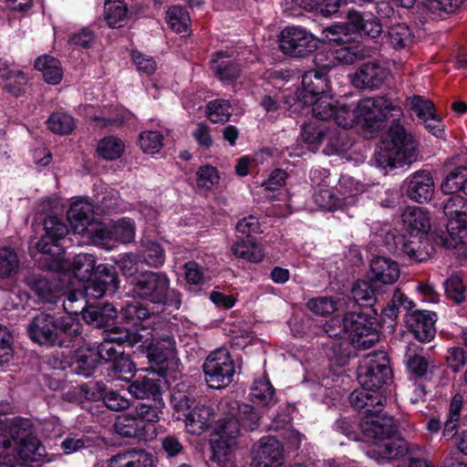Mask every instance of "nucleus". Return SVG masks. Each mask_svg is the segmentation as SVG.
<instances>
[{
    "label": "nucleus",
    "mask_w": 467,
    "mask_h": 467,
    "mask_svg": "<svg viewBox=\"0 0 467 467\" xmlns=\"http://www.w3.org/2000/svg\"><path fill=\"white\" fill-rule=\"evenodd\" d=\"M463 397L456 394L451 400L447 418L444 421L443 435L451 438L458 428L461 410L462 407Z\"/></svg>",
    "instance_id": "obj_46"
},
{
    "label": "nucleus",
    "mask_w": 467,
    "mask_h": 467,
    "mask_svg": "<svg viewBox=\"0 0 467 467\" xmlns=\"http://www.w3.org/2000/svg\"><path fill=\"white\" fill-rule=\"evenodd\" d=\"M345 130H337L328 128L326 137L327 143L323 150L326 155H341L348 150L351 143L348 140V134Z\"/></svg>",
    "instance_id": "obj_39"
},
{
    "label": "nucleus",
    "mask_w": 467,
    "mask_h": 467,
    "mask_svg": "<svg viewBox=\"0 0 467 467\" xmlns=\"http://www.w3.org/2000/svg\"><path fill=\"white\" fill-rule=\"evenodd\" d=\"M95 257L91 254H77L71 263V271L83 282H88L95 272Z\"/></svg>",
    "instance_id": "obj_40"
},
{
    "label": "nucleus",
    "mask_w": 467,
    "mask_h": 467,
    "mask_svg": "<svg viewBox=\"0 0 467 467\" xmlns=\"http://www.w3.org/2000/svg\"><path fill=\"white\" fill-rule=\"evenodd\" d=\"M370 55L371 49L358 43L343 46L335 51V58L346 65L363 60Z\"/></svg>",
    "instance_id": "obj_36"
},
{
    "label": "nucleus",
    "mask_w": 467,
    "mask_h": 467,
    "mask_svg": "<svg viewBox=\"0 0 467 467\" xmlns=\"http://www.w3.org/2000/svg\"><path fill=\"white\" fill-rule=\"evenodd\" d=\"M154 311H150L148 306L140 302H131L126 304L121 308L122 318L132 326H140L141 323L149 319Z\"/></svg>",
    "instance_id": "obj_41"
},
{
    "label": "nucleus",
    "mask_w": 467,
    "mask_h": 467,
    "mask_svg": "<svg viewBox=\"0 0 467 467\" xmlns=\"http://www.w3.org/2000/svg\"><path fill=\"white\" fill-rule=\"evenodd\" d=\"M116 431L122 437L144 441L153 440L157 436L156 428L146 426L144 421L134 415L133 411L118 418Z\"/></svg>",
    "instance_id": "obj_18"
},
{
    "label": "nucleus",
    "mask_w": 467,
    "mask_h": 467,
    "mask_svg": "<svg viewBox=\"0 0 467 467\" xmlns=\"http://www.w3.org/2000/svg\"><path fill=\"white\" fill-rule=\"evenodd\" d=\"M93 206L86 201H76L71 203L67 211V220L74 234H79L78 228L89 226L92 221Z\"/></svg>",
    "instance_id": "obj_30"
},
{
    "label": "nucleus",
    "mask_w": 467,
    "mask_h": 467,
    "mask_svg": "<svg viewBox=\"0 0 467 467\" xmlns=\"http://www.w3.org/2000/svg\"><path fill=\"white\" fill-rule=\"evenodd\" d=\"M444 289L447 296L457 304L462 303L465 298V287L457 275H451L445 280Z\"/></svg>",
    "instance_id": "obj_61"
},
{
    "label": "nucleus",
    "mask_w": 467,
    "mask_h": 467,
    "mask_svg": "<svg viewBox=\"0 0 467 467\" xmlns=\"http://www.w3.org/2000/svg\"><path fill=\"white\" fill-rule=\"evenodd\" d=\"M150 363L159 367L160 371H175L179 368L176 341L171 333H163L154 338L147 349Z\"/></svg>",
    "instance_id": "obj_12"
},
{
    "label": "nucleus",
    "mask_w": 467,
    "mask_h": 467,
    "mask_svg": "<svg viewBox=\"0 0 467 467\" xmlns=\"http://www.w3.org/2000/svg\"><path fill=\"white\" fill-rule=\"evenodd\" d=\"M104 17L110 27H120L127 17V6L122 0H106Z\"/></svg>",
    "instance_id": "obj_42"
},
{
    "label": "nucleus",
    "mask_w": 467,
    "mask_h": 467,
    "mask_svg": "<svg viewBox=\"0 0 467 467\" xmlns=\"http://www.w3.org/2000/svg\"><path fill=\"white\" fill-rule=\"evenodd\" d=\"M124 149L125 144L122 140L114 136H108L99 141L97 151L103 159L114 161L121 157Z\"/></svg>",
    "instance_id": "obj_43"
},
{
    "label": "nucleus",
    "mask_w": 467,
    "mask_h": 467,
    "mask_svg": "<svg viewBox=\"0 0 467 467\" xmlns=\"http://www.w3.org/2000/svg\"><path fill=\"white\" fill-rule=\"evenodd\" d=\"M166 20L177 33H186L191 22L188 12L180 5H174L166 12Z\"/></svg>",
    "instance_id": "obj_47"
},
{
    "label": "nucleus",
    "mask_w": 467,
    "mask_h": 467,
    "mask_svg": "<svg viewBox=\"0 0 467 467\" xmlns=\"http://www.w3.org/2000/svg\"><path fill=\"white\" fill-rule=\"evenodd\" d=\"M25 283L42 303L56 305L58 302L59 291L56 284L43 275L29 274Z\"/></svg>",
    "instance_id": "obj_21"
},
{
    "label": "nucleus",
    "mask_w": 467,
    "mask_h": 467,
    "mask_svg": "<svg viewBox=\"0 0 467 467\" xmlns=\"http://www.w3.org/2000/svg\"><path fill=\"white\" fill-rule=\"evenodd\" d=\"M408 105L421 120L435 113L433 102L420 96H412L408 99Z\"/></svg>",
    "instance_id": "obj_58"
},
{
    "label": "nucleus",
    "mask_w": 467,
    "mask_h": 467,
    "mask_svg": "<svg viewBox=\"0 0 467 467\" xmlns=\"http://www.w3.org/2000/svg\"><path fill=\"white\" fill-rule=\"evenodd\" d=\"M6 411L0 412V430H8L5 436L9 443L0 448V459H8V462H17L18 459L27 460L34 455H41L38 441L33 436L32 423L27 419H8L5 416Z\"/></svg>",
    "instance_id": "obj_4"
},
{
    "label": "nucleus",
    "mask_w": 467,
    "mask_h": 467,
    "mask_svg": "<svg viewBox=\"0 0 467 467\" xmlns=\"http://www.w3.org/2000/svg\"><path fill=\"white\" fill-rule=\"evenodd\" d=\"M280 50L292 57H306L318 47V39L302 26H285L279 35Z\"/></svg>",
    "instance_id": "obj_11"
},
{
    "label": "nucleus",
    "mask_w": 467,
    "mask_h": 467,
    "mask_svg": "<svg viewBox=\"0 0 467 467\" xmlns=\"http://www.w3.org/2000/svg\"><path fill=\"white\" fill-rule=\"evenodd\" d=\"M17 254L10 247L0 249V278L10 277L19 269Z\"/></svg>",
    "instance_id": "obj_49"
},
{
    "label": "nucleus",
    "mask_w": 467,
    "mask_h": 467,
    "mask_svg": "<svg viewBox=\"0 0 467 467\" xmlns=\"http://www.w3.org/2000/svg\"><path fill=\"white\" fill-rule=\"evenodd\" d=\"M400 274L399 265L390 258L377 256L370 262L369 279L374 283L375 289L386 293L398 281Z\"/></svg>",
    "instance_id": "obj_15"
},
{
    "label": "nucleus",
    "mask_w": 467,
    "mask_h": 467,
    "mask_svg": "<svg viewBox=\"0 0 467 467\" xmlns=\"http://www.w3.org/2000/svg\"><path fill=\"white\" fill-rule=\"evenodd\" d=\"M251 395L264 406L275 403V389L269 380L265 379H261L254 382Z\"/></svg>",
    "instance_id": "obj_52"
},
{
    "label": "nucleus",
    "mask_w": 467,
    "mask_h": 467,
    "mask_svg": "<svg viewBox=\"0 0 467 467\" xmlns=\"http://www.w3.org/2000/svg\"><path fill=\"white\" fill-rule=\"evenodd\" d=\"M185 425L190 433L200 435L210 424L212 410L209 407L198 406L184 414Z\"/></svg>",
    "instance_id": "obj_34"
},
{
    "label": "nucleus",
    "mask_w": 467,
    "mask_h": 467,
    "mask_svg": "<svg viewBox=\"0 0 467 467\" xmlns=\"http://www.w3.org/2000/svg\"><path fill=\"white\" fill-rule=\"evenodd\" d=\"M302 88H328L327 73L320 69H311L302 76Z\"/></svg>",
    "instance_id": "obj_60"
},
{
    "label": "nucleus",
    "mask_w": 467,
    "mask_h": 467,
    "mask_svg": "<svg viewBox=\"0 0 467 467\" xmlns=\"http://www.w3.org/2000/svg\"><path fill=\"white\" fill-rule=\"evenodd\" d=\"M385 244L391 253L410 262H424L434 254V246L428 235L391 232L386 234Z\"/></svg>",
    "instance_id": "obj_8"
},
{
    "label": "nucleus",
    "mask_w": 467,
    "mask_h": 467,
    "mask_svg": "<svg viewBox=\"0 0 467 467\" xmlns=\"http://www.w3.org/2000/svg\"><path fill=\"white\" fill-rule=\"evenodd\" d=\"M202 370L210 388L223 389L233 381L235 367L229 352L224 348H218L206 358Z\"/></svg>",
    "instance_id": "obj_10"
},
{
    "label": "nucleus",
    "mask_w": 467,
    "mask_h": 467,
    "mask_svg": "<svg viewBox=\"0 0 467 467\" xmlns=\"http://www.w3.org/2000/svg\"><path fill=\"white\" fill-rule=\"evenodd\" d=\"M296 99L304 105L312 106L313 113L321 119L335 116L337 123L343 129L352 126L353 119L348 112V107L340 106L337 109L338 101L333 99L330 89H322L316 92L315 89H296Z\"/></svg>",
    "instance_id": "obj_6"
},
{
    "label": "nucleus",
    "mask_w": 467,
    "mask_h": 467,
    "mask_svg": "<svg viewBox=\"0 0 467 467\" xmlns=\"http://www.w3.org/2000/svg\"><path fill=\"white\" fill-rule=\"evenodd\" d=\"M142 263V260L139 254H125L119 263V269L124 276L132 280V277H136L139 274V264Z\"/></svg>",
    "instance_id": "obj_64"
},
{
    "label": "nucleus",
    "mask_w": 467,
    "mask_h": 467,
    "mask_svg": "<svg viewBox=\"0 0 467 467\" xmlns=\"http://www.w3.org/2000/svg\"><path fill=\"white\" fill-rule=\"evenodd\" d=\"M113 240L128 244L135 236V226L132 222L127 219H121L116 222L112 226Z\"/></svg>",
    "instance_id": "obj_59"
},
{
    "label": "nucleus",
    "mask_w": 467,
    "mask_h": 467,
    "mask_svg": "<svg viewBox=\"0 0 467 467\" xmlns=\"http://www.w3.org/2000/svg\"><path fill=\"white\" fill-rule=\"evenodd\" d=\"M163 135L159 131H143L140 134V146L145 153L160 151L163 146Z\"/></svg>",
    "instance_id": "obj_56"
},
{
    "label": "nucleus",
    "mask_w": 467,
    "mask_h": 467,
    "mask_svg": "<svg viewBox=\"0 0 467 467\" xmlns=\"http://www.w3.org/2000/svg\"><path fill=\"white\" fill-rule=\"evenodd\" d=\"M129 294L134 299L150 304L157 312L167 308L177 310L182 306V294L171 286V279L164 272H140L129 280Z\"/></svg>",
    "instance_id": "obj_3"
},
{
    "label": "nucleus",
    "mask_w": 467,
    "mask_h": 467,
    "mask_svg": "<svg viewBox=\"0 0 467 467\" xmlns=\"http://www.w3.org/2000/svg\"><path fill=\"white\" fill-rule=\"evenodd\" d=\"M389 76V71L376 62L363 64L351 77L354 88H379Z\"/></svg>",
    "instance_id": "obj_19"
},
{
    "label": "nucleus",
    "mask_w": 467,
    "mask_h": 467,
    "mask_svg": "<svg viewBox=\"0 0 467 467\" xmlns=\"http://www.w3.org/2000/svg\"><path fill=\"white\" fill-rule=\"evenodd\" d=\"M365 125L379 130L383 122L389 121V140L382 141L375 152L378 166L382 169L402 168L418 160L419 141L415 135L400 124L401 108L384 97L368 98L359 104Z\"/></svg>",
    "instance_id": "obj_1"
},
{
    "label": "nucleus",
    "mask_w": 467,
    "mask_h": 467,
    "mask_svg": "<svg viewBox=\"0 0 467 467\" xmlns=\"http://www.w3.org/2000/svg\"><path fill=\"white\" fill-rule=\"evenodd\" d=\"M85 321L96 327H107L117 317V310L110 304L90 305L81 310Z\"/></svg>",
    "instance_id": "obj_29"
},
{
    "label": "nucleus",
    "mask_w": 467,
    "mask_h": 467,
    "mask_svg": "<svg viewBox=\"0 0 467 467\" xmlns=\"http://www.w3.org/2000/svg\"><path fill=\"white\" fill-rule=\"evenodd\" d=\"M211 63L214 75L226 85H230L240 76L239 63L229 58L223 52H218Z\"/></svg>",
    "instance_id": "obj_24"
},
{
    "label": "nucleus",
    "mask_w": 467,
    "mask_h": 467,
    "mask_svg": "<svg viewBox=\"0 0 467 467\" xmlns=\"http://www.w3.org/2000/svg\"><path fill=\"white\" fill-rule=\"evenodd\" d=\"M230 104L225 100L210 101L207 105L206 115L213 123H224L230 119Z\"/></svg>",
    "instance_id": "obj_54"
},
{
    "label": "nucleus",
    "mask_w": 467,
    "mask_h": 467,
    "mask_svg": "<svg viewBox=\"0 0 467 467\" xmlns=\"http://www.w3.org/2000/svg\"><path fill=\"white\" fill-rule=\"evenodd\" d=\"M26 332L28 337L39 346L69 348L81 337L82 325L74 316L57 317L40 312L29 320Z\"/></svg>",
    "instance_id": "obj_2"
},
{
    "label": "nucleus",
    "mask_w": 467,
    "mask_h": 467,
    "mask_svg": "<svg viewBox=\"0 0 467 467\" xmlns=\"http://www.w3.org/2000/svg\"><path fill=\"white\" fill-rule=\"evenodd\" d=\"M110 369L117 378L130 380L134 375L135 366L130 357L123 353L110 364Z\"/></svg>",
    "instance_id": "obj_57"
},
{
    "label": "nucleus",
    "mask_w": 467,
    "mask_h": 467,
    "mask_svg": "<svg viewBox=\"0 0 467 467\" xmlns=\"http://www.w3.org/2000/svg\"><path fill=\"white\" fill-rule=\"evenodd\" d=\"M437 206L448 218V223L446 231L431 234L434 244L445 249L467 244V199L461 194H451Z\"/></svg>",
    "instance_id": "obj_5"
},
{
    "label": "nucleus",
    "mask_w": 467,
    "mask_h": 467,
    "mask_svg": "<svg viewBox=\"0 0 467 467\" xmlns=\"http://www.w3.org/2000/svg\"><path fill=\"white\" fill-rule=\"evenodd\" d=\"M351 293L355 304L358 306V309L373 308L379 296L385 294L381 289H375L374 283L370 279L368 281H358L353 285Z\"/></svg>",
    "instance_id": "obj_27"
},
{
    "label": "nucleus",
    "mask_w": 467,
    "mask_h": 467,
    "mask_svg": "<svg viewBox=\"0 0 467 467\" xmlns=\"http://www.w3.org/2000/svg\"><path fill=\"white\" fill-rule=\"evenodd\" d=\"M364 438L372 440L373 443L393 438L398 432V424L392 416L383 411L365 415L360 422Z\"/></svg>",
    "instance_id": "obj_13"
},
{
    "label": "nucleus",
    "mask_w": 467,
    "mask_h": 467,
    "mask_svg": "<svg viewBox=\"0 0 467 467\" xmlns=\"http://www.w3.org/2000/svg\"><path fill=\"white\" fill-rule=\"evenodd\" d=\"M232 252L237 257L252 263H258L265 256L262 245L248 238L238 239L233 244Z\"/></svg>",
    "instance_id": "obj_35"
},
{
    "label": "nucleus",
    "mask_w": 467,
    "mask_h": 467,
    "mask_svg": "<svg viewBox=\"0 0 467 467\" xmlns=\"http://www.w3.org/2000/svg\"><path fill=\"white\" fill-rule=\"evenodd\" d=\"M79 389L81 395L91 401L104 400L108 391L106 385L99 381H88L80 385Z\"/></svg>",
    "instance_id": "obj_62"
},
{
    "label": "nucleus",
    "mask_w": 467,
    "mask_h": 467,
    "mask_svg": "<svg viewBox=\"0 0 467 467\" xmlns=\"http://www.w3.org/2000/svg\"><path fill=\"white\" fill-rule=\"evenodd\" d=\"M413 33L406 24H396L389 27L388 39L395 49L405 48L413 41Z\"/></svg>",
    "instance_id": "obj_45"
},
{
    "label": "nucleus",
    "mask_w": 467,
    "mask_h": 467,
    "mask_svg": "<svg viewBox=\"0 0 467 467\" xmlns=\"http://www.w3.org/2000/svg\"><path fill=\"white\" fill-rule=\"evenodd\" d=\"M79 234L92 239L94 242L105 244L109 240H113L112 228H107L101 223L93 222L86 228H78Z\"/></svg>",
    "instance_id": "obj_53"
},
{
    "label": "nucleus",
    "mask_w": 467,
    "mask_h": 467,
    "mask_svg": "<svg viewBox=\"0 0 467 467\" xmlns=\"http://www.w3.org/2000/svg\"><path fill=\"white\" fill-rule=\"evenodd\" d=\"M419 350V346L410 344L405 353V364L410 373L416 377H422L427 373L428 362Z\"/></svg>",
    "instance_id": "obj_44"
},
{
    "label": "nucleus",
    "mask_w": 467,
    "mask_h": 467,
    "mask_svg": "<svg viewBox=\"0 0 467 467\" xmlns=\"http://www.w3.org/2000/svg\"><path fill=\"white\" fill-rule=\"evenodd\" d=\"M348 400L352 407L358 410H364L365 415L379 412L381 408H384L387 400L380 391L362 386L352 391Z\"/></svg>",
    "instance_id": "obj_20"
},
{
    "label": "nucleus",
    "mask_w": 467,
    "mask_h": 467,
    "mask_svg": "<svg viewBox=\"0 0 467 467\" xmlns=\"http://www.w3.org/2000/svg\"><path fill=\"white\" fill-rule=\"evenodd\" d=\"M234 414L240 425L247 431H254L260 424L261 417L250 404H239Z\"/></svg>",
    "instance_id": "obj_48"
},
{
    "label": "nucleus",
    "mask_w": 467,
    "mask_h": 467,
    "mask_svg": "<svg viewBox=\"0 0 467 467\" xmlns=\"http://www.w3.org/2000/svg\"><path fill=\"white\" fill-rule=\"evenodd\" d=\"M47 128L54 133L69 134L75 128L74 119L62 112L53 113L47 121Z\"/></svg>",
    "instance_id": "obj_51"
},
{
    "label": "nucleus",
    "mask_w": 467,
    "mask_h": 467,
    "mask_svg": "<svg viewBox=\"0 0 467 467\" xmlns=\"http://www.w3.org/2000/svg\"><path fill=\"white\" fill-rule=\"evenodd\" d=\"M85 288L88 296L94 298L114 295L119 289L118 275L114 267L103 264L99 265Z\"/></svg>",
    "instance_id": "obj_14"
},
{
    "label": "nucleus",
    "mask_w": 467,
    "mask_h": 467,
    "mask_svg": "<svg viewBox=\"0 0 467 467\" xmlns=\"http://www.w3.org/2000/svg\"><path fill=\"white\" fill-rule=\"evenodd\" d=\"M402 221L408 233L427 235L431 229L429 213L420 207L407 209Z\"/></svg>",
    "instance_id": "obj_28"
},
{
    "label": "nucleus",
    "mask_w": 467,
    "mask_h": 467,
    "mask_svg": "<svg viewBox=\"0 0 467 467\" xmlns=\"http://www.w3.org/2000/svg\"><path fill=\"white\" fill-rule=\"evenodd\" d=\"M140 258L142 263L152 268L164 265L166 254L164 248L156 241L144 237L140 241Z\"/></svg>",
    "instance_id": "obj_32"
},
{
    "label": "nucleus",
    "mask_w": 467,
    "mask_h": 467,
    "mask_svg": "<svg viewBox=\"0 0 467 467\" xmlns=\"http://www.w3.org/2000/svg\"><path fill=\"white\" fill-rule=\"evenodd\" d=\"M253 453L258 467H271L281 458L282 446L274 437H265L254 446Z\"/></svg>",
    "instance_id": "obj_22"
},
{
    "label": "nucleus",
    "mask_w": 467,
    "mask_h": 467,
    "mask_svg": "<svg viewBox=\"0 0 467 467\" xmlns=\"http://www.w3.org/2000/svg\"><path fill=\"white\" fill-rule=\"evenodd\" d=\"M36 70L42 73L43 78L48 85H57L63 78V69L60 61L50 55L36 57L34 63Z\"/></svg>",
    "instance_id": "obj_31"
},
{
    "label": "nucleus",
    "mask_w": 467,
    "mask_h": 467,
    "mask_svg": "<svg viewBox=\"0 0 467 467\" xmlns=\"http://www.w3.org/2000/svg\"><path fill=\"white\" fill-rule=\"evenodd\" d=\"M328 128L319 120L310 121L301 127V139L308 150L316 151L326 140Z\"/></svg>",
    "instance_id": "obj_33"
},
{
    "label": "nucleus",
    "mask_w": 467,
    "mask_h": 467,
    "mask_svg": "<svg viewBox=\"0 0 467 467\" xmlns=\"http://www.w3.org/2000/svg\"><path fill=\"white\" fill-rule=\"evenodd\" d=\"M392 377L389 358L384 351L373 352L362 361L358 370V379L362 387L378 390Z\"/></svg>",
    "instance_id": "obj_9"
},
{
    "label": "nucleus",
    "mask_w": 467,
    "mask_h": 467,
    "mask_svg": "<svg viewBox=\"0 0 467 467\" xmlns=\"http://www.w3.org/2000/svg\"><path fill=\"white\" fill-rule=\"evenodd\" d=\"M346 322L355 349H368L379 341V324L376 308L349 311L346 314Z\"/></svg>",
    "instance_id": "obj_7"
},
{
    "label": "nucleus",
    "mask_w": 467,
    "mask_h": 467,
    "mask_svg": "<svg viewBox=\"0 0 467 467\" xmlns=\"http://www.w3.org/2000/svg\"><path fill=\"white\" fill-rule=\"evenodd\" d=\"M314 202L326 211L344 208L355 202L354 196H347L338 190L320 188L313 195Z\"/></svg>",
    "instance_id": "obj_23"
},
{
    "label": "nucleus",
    "mask_w": 467,
    "mask_h": 467,
    "mask_svg": "<svg viewBox=\"0 0 467 467\" xmlns=\"http://www.w3.org/2000/svg\"><path fill=\"white\" fill-rule=\"evenodd\" d=\"M465 174L463 169L458 167L451 171L441 184V190L445 196L451 194H459L460 191L463 192V186L465 184Z\"/></svg>",
    "instance_id": "obj_50"
},
{
    "label": "nucleus",
    "mask_w": 467,
    "mask_h": 467,
    "mask_svg": "<svg viewBox=\"0 0 467 467\" xmlns=\"http://www.w3.org/2000/svg\"><path fill=\"white\" fill-rule=\"evenodd\" d=\"M405 183L410 199L419 203L428 202L434 193V182L431 172L420 170L410 175Z\"/></svg>",
    "instance_id": "obj_16"
},
{
    "label": "nucleus",
    "mask_w": 467,
    "mask_h": 467,
    "mask_svg": "<svg viewBox=\"0 0 467 467\" xmlns=\"http://www.w3.org/2000/svg\"><path fill=\"white\" fill-rule=\"evenodd\" d=\"M408 442L404 439H388L384 441L375 442L374 452L387 460H394L408 452Z\"/></svg>",
    "instance_id": "obj_37"
},
{
    "label": "nucleus",
    "mask_w": 467,
    "mask_h": 467,
    "mask_svg": "<svg viewBox=\"0 0 467 467\" xmlns=\"http://www.w3.org/2000/svg\"><path fill=\"white\" fill-rule=\"evenodd\" d=\"M99 363V359L94 348H81L71 358V371L78 375L89 377Z\"/></svg>",
    "instance_id": "obj_26"
},
{
    "label": "nucleus",
    "mask_w": 467,
    "mask_h": 467,
    "mask_svg": "<svg viewBox=\"0 0 467 467\" xmlns=\"http://www.w3.org/2000/svg\"><path fill=\"white\" fill-rule=\"evenodd\" d=\"M161 380L158 378L144 376L131 382L128 388L132 397L140 400L152 398L154 401L160 399Z\"/></svg>",
    "instance_id": "obj_25"
},
{
    "label": "nucleus",
    "mask_w": 467,
    "mask_h": 467,
    "mask_svg": "<svg viewBox=\"0 0 467 467\" xmlns=\"http://www.w3.org/2000/svg\"><path fill=\"white\" fill-rule=\"evenodd\" d=\"M135 416L144 421L146 426L156 428L155 423L161 420V409L157 405L140 403L133 410Z\"/></svg>",
    "instance_id": "obj_55"
},
{
    "label": "nucleus",
    "mask_w": 467,
    "mask_h": 467,
    "mask_svg": "<svg viewBox=\"0 0 467 467\" xmlns=\"http://www.w3.org/2000/svg\"><path fill=\"white\" fill-rule=\"evenodd\" d=\"M436 314L428 310H416L407 317V325L414 337L430 342L435 336Z\"/></svg>",
    "instance_id": "obj_17"
},
{
    "label": "nucleus",
    "mask_w": 467,
    "mask_h": 467,
    "mask_svg": "<svg viewBox=\"0 0 467 467\" xmlns=\"http://www.w3.org/2000/svg\"><path fill=\"white\" fill-rule=\"evenodd\" d=\"M103 339L117 344L119 348L127 345L130 348L140 342L141 337L122 327H114L103 331Z\"/></svg>",
    "instance_id": "obj_38"
},
{
    "label": "nucleus",
    "mask_w": 467,
    "mask_h": 467,
    "mask_svg": "<svg viewBox=\"0 0 467 467\" xmlns=\"http://www.w3.org/2000/svg\"><path fill=\"white\" fill-rule=\"evenodd\" d=\"M217 170L210 165L202 166L197 171V185L206 190L212 189L219 182Z\"/></svg>",
    "instance_id": "obj_63"
}]
</instances>
